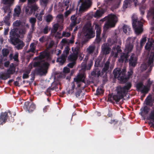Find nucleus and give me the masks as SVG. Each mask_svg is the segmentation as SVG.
Returning <instances> with one entry per match:
<instances>
[{"label":"nucleus","mask_w":154,"mask_h":154,"mask_svg":"<svg viewBox=\"0 0 154 154\" xmlns=\"http://www.w3.org/2000/svg\"><path fill=\"white\" fill-rule=\"evenodd\" d=\"M14 13L15 16H19L21 11V8L20 6H17L14 9Z\"/></svg>","instance_id":"a878e982"},{"label":"nucleus","mask_w":154,"mask_h":154,"mask_svg":"<svg viewBox=\"0 0 154 154\" xmlns=\"http://www.w3.org/2000/svg\"><path fill=\"white\" fill-rule=\"evenodd\" d=\"M108 20L107 22L105 24L103 29L106 31L110 28L114 27L118 21V18L114 14H111L107 16Z\"/></svg>","instance_id":"7ed1b4c3"},{"label":"nucleus","mask_w":154,"mask_h":154,"mask_svg":"<svg viewBox=\"0 0 154 154\" xmlns=\"http://www.w3.org/2000/svg\"><path fill=\"white\" fill-rule=\"evenodd\" d=\"M133 20V26L137 34L138 35L143 31L142 23L140 21H137V18L135 15H133L132 17Z\"/></svg>","instance_id":"423d86ee"},{"label":"nucleus","mask_w":154,"mask_h":154,"mask_svg":"<svg viewBox=\"0 0 154 154\" xmlns=\"http://www.w3.org/2000/svg\"><path fill=\"white\" fill-rule=\"evenodd\" d=\"M10 18V15L9 14H8L7 16L5 18L4 21L5 22H6L8 21L9 19Z\"/></svg>","instance_id":"69168bd1"},{"label":"nucleus","mask_w":154,"mask_h":154,"mask_svg":"<svg viewBox=\"0 0 154 154\" xmlns=\"http://www.w3.org/2000/svg\"><path fill=\"white\" fill-rule=\"evenodd\" d=\"M70 71V69L66 67H65L63 68V72L65 74L69 73Z\"/></svg>","instance_id":"3c124183"},{"label":"nucleus","mask_w":154,"mask_h":154,"mask_svg":"<svg viewBox=\"0 0 154 154\" xmlns=\"http://www.w3.org/2000/svg\"><path fill=\"white\" fill-rule=\"evenodd\" d=\"M40 4L44 6H46L48 3L49 0H40Z\"/></svg>","instance_id":"58836bf2"},{"label":"nucleus","mask_w":154,"mask_h":154,"mask_svg":"<svg viewBox=\"0 0 154 154\" xmlns=\"http://www.w3.org/2000/svg\"><path fill=\"white\" fill-rule=\"evenodd\" d=\"M95 28L96 29V36L97 38L100 39V35L101 33V26L97 23L95 24Z\"/></svg>","instance_id":"4468645a"},{"label":"nucleus","mask_w":154,"mask_h":154,"mask_svg":"<svg viewBox=\"0 0 154 154\" xmlns=\"http://www.w3.org/2000/svg\"><path fill=\"white\" fill-rule=\"evenodd\" d=\"M51 29L50 27L48 26H46L43 29V32L45 34H47L50 31Z\"/></svg>","instance_id":"c9c22d12"},{"label":"nucleus","mask_w":154,"mask_h":154,"mask_svg":"<svg viewBox=\"0 0 154 154\" xmlns=\"http://www.w3.org/2000/svg\"><path fill=\"white\" fill-rule=\"evenodd\" d=\"M95 48L93 46H90L87 49L88 53L90 54L93 53L94 50Z\"/></svg>","instance_id":"ea45409f"},{"label":"nucleus","mask_w":154,"mask_h":154,"mask_svg":"<svg viewBox=\"0 0 154 154\" xmlns=\"http://www.w3.org/2000/svg\"><path fill=\"white\" fill-rule=\"evenodd\" d=\"M109 68V65L108 64L106 63L103 68V70L104 72L106 71Z\"/></svg>","instance_id":"4d7b16f0"},{"label":"nucleus","mask_w":154,"mask_h":154,"mask_svg":"<svg viewBox=\"0 0 154 154\" xmlns=\"http://www.w3.org/2000/svg\"><path fill=\"white\" fill-rule=\"evenodd\" d=\"M10 63V62L9 61H7L5 63L4 65L5 67H8Z\"/></svg>","instance_id":"774afa93"},{"label":"nucleus","mask_w":154,"mask_h":154,"mask_svg":"<svg viewBox=\"0 0 154 154\" xmlns=\"http://www.w3.org/2000/svg\"><path fill=\"white\" fill-rule=\"evenodd\" d=\"M148 91V88L145 86H143V88L142 89L141 92L142 93H147Z\"/></svg>","instance_id":"09e8293b"},{"label":"nucleus","mask_w":154,"mask_h":154,"mask_svg":"<svg viewBox=\"0 0 154 154\" xmlns=\"http://www.w3.org/2000/svg\"><path fill=\"white\" fill-rule=\"evenodd\" d=\"M29 25L26 24L24 25L22 28L20 29L19 31V33L20 35H23L26 33V30L29 29Z\"/></svg>","instance_id":"f3484780"},{"label":"nucleus","mask_w":154,"mask_h":154,"mask_svg":"<svg viewBox=\"0 0 154 154\" xmlns=\"http://www.w3.org/2000/svg\"><path fill=\"white\" fill-rule=\"evenodd\" d=\"M39 7L36 4H34L32 5L31 8V11H33L35 12L36 11L38 10Z\"/></svg>","instance_id":"4c0bfd02"},{"label":"nucleus","mask_w":154,"mask_h":154,"mask_svg":"<svg viewBox=\"0 0 154 154\" xmlns=\"http://www.w3.org/2000/svg\"><path fill=\"white\" fill-rule=\"evenodd\" d=\"M21 24V22L20 20H17L14 22L13 23V25L14 26L18 27Z\"/></svg>","instance_id":"a18cd8bd"},{"label":"nucleus","mask_w":154,"mask_h":154,"mask_svg":"<svg viewBox=\"0 0 154 154\" xmlns=\"http://www.w3.org/2000/svg\"><path fill=\"white\" fill-rule=\"evenodd\" d=\"M133 48V45L131 44H128L126 43L125 50L127 53L130 52L132 50Z\"/></svg>","instance_id":"393cba45"},{"label":"nucleus","mask_w":154,"mask_h":154,"mask_svg":"<svg viewBox=\"0 0 154 154\" xmlns=\"http://www.w3.org/2000/svg\"><path fill=\"white\" fill-rule=\"evenodd\" d=\"M56 19L57 21L58 22L61 21L63 23L64 20L63 14H58L56 17Z\"/></svg>","instance_id":"c85d7f7f"},{"label":"nucleus","mask_w":154,"mask_h":154,"mask_svg":"<svg viewBox=\"0 0 154 154\" xmlns=\"http://www.w3.org/2000/svg\"><path fill=\"white\" fill-rule=\"evenodd\" d=\"M30 72L26 71V72L23 73V79H27L29 78V74Z\"/></svg>","instance_id":"49530a36"},{"label":"nucleus","mask_w":154,"mask_h":154,"mask_svg":"<svg viewBox=\"0 0 154 154\" xmlns=\"http://www.w3.org/2000/svg\"><path fill=\"white\" fill-rule=\"evenodd\" d=\"M128 56L125 54H123L121 56L119 60L120 62H122L124 60H127Z\"/></svg>","instance_id":"c756f323"},{"label":"nucleus","mask_w":154,"mask_h":154,"mask_svg":"<svg viewBox=\"0 0 154 154\" xmlns=\"http://www.w3.org/2000/svg\"><path fill=\"white\" fill-rule=\"evenodd\" d=\"M116 50H117V52L119 53H121L122 52V50L121 49V48L119 46H117L116 48Z\"/></svg>","instance_id":"0e129e2a"},{"label":"nucleus","mask_w":154,"mask_h":154,"mask_svg":"<svg viewBox=\"0 0 154 154\" xmlns=\"http://www.w3.org/2000/svg\"><path fill=\"white\" fill-rule=\"evenodd\" d=\"M77 53H74L70 55L68 57V59L69 61L75 62L78 58Z\"/></svg>","instance_id":"2eb2a0df"},{"label":"nucleus","mask_w":154,"mask_h":154,"mask_svg":"<svg viewBox=\"0 0 154 154\" xmlns=\"http://www.w3.org/2000/svg\"><path fill=\"white\" fill-rule=\"evenodd\" d=\"M71 22L70 25L71 30L72 29V27L74 26L76 24L79 23L81 21V18H80L77 19L75 15H73L71 16Z\"/></svg>","instance_id":"1a4fd4ad"},{"label":"nucleus","mask_w":154,"mask_h":154,"mask_svg":"<svg viewBox=\"0 0 154 154\" xmlns=\"http://www.w3.org/2000/svg\"><path fill=\"white\" fill-rule=\"evenodd\" d=\"M126 72V67H124L121 71L120 68H117L114 69L113 74L115 78H118L119 80L122 82H125L127 80L125 75Z\"/></svg>","instance_id":"39448f33"},{"label":"nucleus","mask_w":154,"mask_h":154,"mask_svg":"<svg viewBox=\"0 0 154 154\" xmlns=\"http://www.w3.org/2000/svg\"><path fill=\"white\" fill-rule=\"evenodd\" d=\"M77 91L76 92L75 94L76 97H78L79 96L81 92V91L80 89L77 88Z\"/></svg>","instance_id":"6e6d98bb"},{"label":"nucleus","mask_w":154,"mask_h":154,"mask_svg":"<svg viewBox=\"0 0 154 154\" xmlns=\"http://www.w3.org/2000/svg\"><path fill=\"white\" fill-rule=\"evenodd\" d=\"M11 42L13 45L15 46V47L18 50L22 49L25 45L23 41L18 38L12 40Z\"/></svg>","instance_id":"6e6552de"},{"label":"nucleus","mask_w":154,"mask_h":154,"mask_svg":"<svg viewBox=\"0 0 154 154\" xmlns=\"http://www.w3.org/2000/svg\"><path fill=\"white\" fill-rule=\"evenodd\" d=\"M133 69L132 68H130L129 71L128 72V75L127 76H126L127 80L129 79L131 76L133 75Z\"/></svg>","instance_id":"72a5a7b5"},{"label":"nucleus","mask_w":154,"mask_h":154,"mask_svg":"<svg viewBox=\"0 0 154 154\" xmlns=\"http://www.w3.org/2000/svg\"><path fill=\"white\" fill-rule=\"evenodd\" d=\"M84 75L82 74H79L77 75L76 77L74 79V82L78 83L82 80Z\"/></svg>","instance_id":"412c9836"},{"label":"nucleus","mask_w":154,"mask_h":154,"mask_svg":"<svg viewBox=\"0 0 154 154\" xmlns=\"http://www.w3.org/2000/svg\"><path fill=\"white\" fill-rule=\"evenodd\" d=\"M43 57L40 55L38 57H35L34 59L35 60H38L37 61L35 62L34 63L33 65L34 67H37L39 68L37 71L41 74L47 73L49 66V64L48 63H45L41 60V59L43 58Z\"/></svg>","instance_id":"f03ea898"},{"label":"nucleus","mask_w":154,"mask_h":154,"mask_svg":"<svg viewBox=\"0 0 154 154\" xmlns=\"http://www.w3.org/2000/svg\"><path fill=\"white\" fill-rule=\"evenodd\" d=\"M71 13V11L70 10H69L66 11L64 13V16L65 17H67Z\"/></svg>","instance_id":"13d9d810"},{"label":"nucleus","mask_w":154,"mask_h":154,"mask_svg":"<svg viewBox=\"0 0 154 154\" xmlns=\"http://www.w3.org/2000/svg\"><path fill=\"white\" fill-rule=\"evenodd\" d=\"M35 108V105L32 103L26 102L25 103L24 108L29 112L32 111Z\"/></svg>","instance_id":"9d476101"},{"label":"nucleus","mask_w":154,"mask_h":154,"mask_svg":"<svg viewBox=\"0 0 154 154\" xmlns=\"http://www.w3.org/2000/svg\"><path fill=\"white\" fill-rule=\"evenodd\" d=\"M104 12L103 11L97 10L94 15L95 17H101L104 14Z\"/></svg>","instance_id":"cd10ccee"},{"label":"nucleus","mask_w":154,"mask_h":154,"mask_svg":"<svg viewBox=\"0 0 154 154\" xmlns=\"http://www.w3.org/2000/svg\"><path fill=\"white\" fill-rule=\"evenodd\" d=\"M59 27L61 30H62L63 28V26L62 25L60 26L58 23L54 24L53 26L52 29V31L54 33L56 32Z\"/></svg>","instance_id":"dca6fc26"},{"label":"nucleus","mask_w":154,"mask_h":154,"mask_svg":"<svg viewBox=\"0 0 154 154\" xmlns=\"http://www.w3.org/2000/svg\"><path fill=\"white\" fill-rule=\"evenodd\" d=\"M61 45H62L61 48H63V46L65 45L68 44L69 42L67 39L66 38H63L62 39L60 43Z\"/></svg>","instance_id":"473e14b6"},{"label":"nucleus","mask_w":154,"mask_h":154,"mask_svg":"<svg viewBox=\"0 0 154 154\" xmlns=\"http://www.w3.org/2000/svg\"><path fill=\"white\" fill-rule=\"evenodd\" d=\"M70 0H66L64 2V5L66 6V10L68 8Z\"/></svg>","instance_id":"603ef678"},{"label":"nucleus","mask_w":154,"mask_h":154,"mask_svg":"<svg viewBox=\"0 0 154 154\" xmlns=\"http://www.w3.org/2000/svg\"><path fill=\"white\" fill-rule=\"evenodd\" d=\"M2 54L4 57H6L9 54V51L7 49H3L2 50Z\"/></svg>","instance_id":"2f4dec72"},{"label":"nucleus","mask_w":154,"mask_h":154,"mask_svg":"<svg viewBox=\"0 0 154 154\" xmlns=\"http://www.w3.org/2000/svg\"><path fill=\"white\" fill-rule=\"evenodd\" d=\"M129 2L128 0H126L125 1L124 3V7L126 8L127 7Z\"/></svg>","instance_id":"e2e57ef3"},{"label":"nucleus","mask_w":154,"mask_h":154,"mask_svg":"<svg viewBox=\"0 0 154 154\" xmlns=\"http://www.w3.org/2000/svg\"><path fill=\"white\" fill-rule=\"evenodd\" d=\"M38 41H36L35 43L31 44L30 45V49L29 51L34 52L35 49L36 45L37 44Z\"/></svg>","instance_id":"5701e85b"},{"label":"nucleus","mask_w":154,"mask_h":154,"mask_svg":"<svg viewBox=\"0 0 154 154\" xmlns=\"http://www.w3.org/2000/svg\"><path fill=\"white\" fill-rule=\"evenodd\" d=\"M71 35V34L69 32H66L65 31H63L62 32V36L60 37V38H62L63 37H69Z\"/></svg>","instance_id":"e433bc0d"},{"label":"nucleus","mask_w":154,"mask_h":154,"mask_svg":"<svg viewBox=\"0 0 154 154\" xmlns=\"http://www.w3.org/2000/svg\"><path fill=\"white\" fill-rule=\"evenodd\" d=\"M70 50V49L68 46H67L66 47V48L65 49V50L64 51V52H65L66 53V54L65 55H66V57H67V54H68Z\"/></svg>","instance_id":"864d4df0"},{"label":"nucleus","mask_w":154,"mask_h":154,"mask_svg":"<svg viewBox=\"0 0 154 154\" xmlns=\"http://www.w3.org/2000/svg\"><path fill=\"white\" fill-rule=\"evenodd\" d=\"M29 22L32 24V26L33 27L36 22V19L35 18L31 17L29 19Z\"/></svg>","instance_id":"a19ab883"},{"label":"nucleus","mask_w":154,"mask_h":154,"mask_svg":"<svg viewBox=\"0 0 154 154\" xmlns=\"http://www.w3.org/2000/svg\"><path fill=\"white\" fill-rule=\"evenodd\" d=\"M14 0H3V3L4 4H10Z\"/></svg>","instance_id":"5fc2aeb1"},{"label":"nucleus","mask_w":154,"mask_h":154,"mask_svg":"<svg viewBox=\"0 0 154 154\" xmlns=\"http://www.w3.org/2000/svg\"><path fill=\"white\" fill-rule=\"evenodd\" d=\"M137 58L135 57L134 54H132L129 60V64L130 66L135 67L137 63Z\"/></svg>","instance_id":"9b49d317"},{"label":"nucleus","mask_w":154,"mask_h":154,"mask_svg":"<svg viewBox=\"0 0 154 154\" xmlns=\"http://www.w3.org/2000/svg\"><path fill=\"white\" fill-rule=\"evenodd\" d=\"M15 71V68L13 64L12 63L10 65V66L9 69L7 70V72L9 75L12 74L14 73Z\"/></svg>","instance_id":"a211bd4d"},{"label":"nucleus","mask_w":154,"mask_h":154,"mask_svg":"<svg viewBox=\"0 0 154 154\" xmlns=\"http://www.w3.org/2000/svg\"><path fill=\"white\" fill-rule=\"evenodd\" d=\"M75 63V62H72L68 64V66L70 68H72Z\"/></svg>","instance_id":"052dcab7"},{"label":"nucleus","mask_w":154,"mask_h":154,"mask_svg":"<svg viewBox=\"0 0 154 154\" xmlns=\"http://www.w3.org/2000/svg\"><path fill=\"white\" fill-rule=\"evenodd\" d=\"M102 51L104 54H106L109 53L111 48L109 47L108 44H104L102 45Z\"/></svg>","instance_id":"f8f14e48"},{"label":"nucleus","mask_w":154,"mask_h":154,"mask_svg":"<svg viewBox=\"0 0 154 154\" xmlns=\"http://www.w3.org/2000/svg\"><path fill=\"white\" fill-rule=\"evenodd\" d=\"M66 57V55H65V54H63L60 57L57 58V61L60 63H63L65 61Z\"/></svg>","instance_id":"b1692460"},{"label":"nucleus","mask_w":154,"mask_h":154,"mask_svg":"<svg viewBox=\"0 0 154 154\" xmlns=\"http://www.w3.org/2000/svg\"><path fill=\"white\" fill-rule=\"evenodd\" d=\"M10 77V76L8 73H5L2 72H0V79L3 80H6Z\"/></svg>","instance_id":"6ab92c4d"},{"label":"nucleus","mask_w":154,"mask_h":154,"mask_svg":"<svg viewBox=\"0 0 154 154\" xmlns=\"http://www.w3.org/2000/svg\"><path fill=\"white\" fill-rule=\"evenodd\" d=\"M85 36L87 38H90L95 36V33L93 29V26H92L91 22L87 23L83 28Z\"/></svg>","instance_id":"20e7f679"},{"label":"nucleus","mask_w":154,"mask_h":154,"mask_svg":"<svg viewBox=\"0 0 154 154\" xmlns=\"http://www.w3.org/2000/svg\"><path fill=\"white\" fill-rule=\"evenodd\" d=\"M143 111L144 112L147 113L149 111V109L147 106H145L143 109Z\"/></svg>","instance_id":"bf43d9fd"},{"label":"nucleus","mask_w":154,"mask_h":154,"mask_svg":"<svg viewBox=\"0 0 154 154\" xmlns=\"http://www.w3.org/2000/svg\"><path fill=\"white\" fill-rule=\"evenodd\" d=\"M146 41V37L145 36L143 37L140 42V45L141 47H143Z\"/></svg>","instance_id":"7c9ffc66"},{"label":"nucleus","mask_w":154,"mask_h":154,"mask_svg":"<svg viewBox=\"0 0 154 154\" xmlns=\"http://www.w3.org/2000/svg\"><path fill=\"white\" fill-rule=\"evenodd\" d=\"M53 19V17L51 15L48 14L46 17V20L47 22H50Z\"/></svg>","instance_id":"f704fd0d"},{"label":"nucleus","mask_w":154,"mask_h":154,"mask_svg":"<svg viewBox=\"0 0 154 154\" xmlns=\"http://www.w3.org/2000/svg\"><path fill=\"white\" fill-rule=\"evenodd\" d=\"M103 91L102 89L101 88H98L97 90V94H100L103 93Z\"/></svg>","instance_id":"680f3d73"},{"label":"nucleus","mask_w":154,"mask_h":154,"mask_svg":"<svg viewBox=\"0 0 154 154\" xmlns=\"http://www.w3.org/2000/svg\"><path fill=\"white\" fill-rule=\"evenodd\" d=\"M17 29H13L10 32V35L13 36H15L16 35V32L17 31Z\"/></svg>","instance_id":"37998d69"},{"label":"nucleus","mask_w":154,"mask_h":154,"mask_svg":"<svg viewBox=\"0 0 154 154\" xmlns=\"http://www.w3.org/2000/svg\"><path fill=\"white\" fill-rule=\"evenodd\" d=\"M79 2L82 3L79 9V11L80 12L86 11L91 7V0H80Z\"/></svg>","instance_id":"0eeeda50"},{"label":"nucleus","mask_w":154,"mask_h":154,"mask_svg":"<svg viewBox=\"0 0 154 154\" xmlns=\"http://www.w3.org/2000/svg\"><path fill=\"white\" fill-rule=\"evenodd\" d=\"M8 117L7 112L2 113L0 116V124H2L5 123Z\"/></svg>","instance_id":"ddd939ff"},{"label":"nucleus","mask_w":154,"mask_h":154,"mask_svg":"<svg viewBox=\"0 0 154 154\" xmlns=\"http://www.w3.org/2000/svg\"><path fill=\"white\" fill-rule=\"evenodd\" d=\"M35 16L37 18L38 20L40 21L42 20V16L38 15V14H36Z\"/></svg>","instance_id":"338daca9"},{"label":"nucleus","mask_w":154,"mask_h":154,"mask_svg":"<svg viewBox=\"0 0 154 154\" xmlns=\"http://www.w3.org/2000/svg\"><path fill=\"white\" fill-rule=\"evenodd\" d=\"M122 30L123 32L125 33H130L131 31V28L130 26L128 25H124L122 27Z\"/></svg>","instance_id":"4be33fe9"},{"label":"nucleus","mask_w":154,"mask_h":154,"mask_svg":"<svg viewBox=\"0 0 154 154\" xmlns=\"http://www.w3.org/2000/svg\"><path fill=\"white\" fill-rule=\"evenodd\" d=\"M143 86L144 85L142 83H140L137 84L136 87L137 89L138 90H140L141 91L142 89Z\"/></svg>","instance_id":"79ce46f5"},{"label":"nucleus","mask_w":154,"mask_h":154,"mask_svg":"<svg viewBox=\"0 0 154 154\" xmlns=\"http://www.w3.org/2000/svg\"><path fill=\"white\" fill-rule=\"evenodd\" d=\"M152 43L150 42H148L146 43L145 46V48L146 50H149L151 48Z\"/></svg>","instance_id":"c03bdc74"},{"label":"nucleus","mask_w":154,"mask_h":154,"mask_svg":"<svg viewBox=\"0 0 154 154\" xmlns=\"http://www.w3.org/2000/svg\"><path fill=\"white\" fill-rule=\"evenodd\" d=\"M135 39V37L128 38L126 41V43H127L128 44H131L134 45Z\"/></svg>","instance_id":"bb28decb"},{"label":"nucleus","mask_w":154,"mask_h":154,"mask_svg":"<svg viewBox=\"0 0 154 154\" xmlns=\"http://www.w3.org/2000/svg\"><path fill=\"white\" fill-rule=\"evenodd\" d=\"M75 86V83L74 82H73L71 83L69 88L67 91V92L68 94H71L74 92V89Z\"/></svg>","instance_id":"aec40b11"},{"label":"nucleus","mask_w":154,"mask_h":154,"mask_svg":"<svg viewBox=\"0 0 154 154\" xmlns=\"http://www.w3.org/2000/svg\"><path fill=\"white\" fill-rule=\"evenodd\" d=\"M131 87V84L129 83L123 87L119 86L117 87L116 89V94L113 96L112 97L113 99L116 102H119L126 95V93L128 91Z\"/></svg>","instance_id":"f257e3e1"},{"label":"nucleus","mask_w":154,"mask_h":154,"mask_svg":"<svg viewBox=\"0 0 154 154\" xmlns=\"http://www.w3.org/2000/svg\"><path fill=\"white\" fill-rule=\"evenodd\" d=\"M149 118L150 119L152 120L153 121H154V107L150 113Z\"/></svg>","instance_id":"de8ad7c7"},{"label":"nucleus","mask_w":154,"mask_h":154,"mask_svg":"<svg viewBox=\"0 0 154 154\" xmlns=\"http://www.w3.org/2000/svg\"><path fill=\"white\" fill-rule=\"evenodd\" d=\"M32 63H30L27 67L26 71L29 72H30L32 69Z\"/></svg>","instance_id":"8fccbe9b"}]
</instances>
